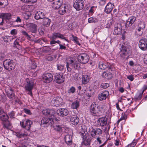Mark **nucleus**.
<instances>
[{
  "instance_id": "f257e3e1",
  "label": "nucleus",
  "mask_w": 147,
  "mask_h": 147,
  "mask_svg": "<svg viewBox=\"0 0 147 147\" xmlns=\"http://www.w3.org/2000/svg\"><path fill=\"white\" fill-rule=\"evenodd\" d=\"M102 107L96 103H92L90 107V111L91 115L94 116H100L102 115Z\"/></svg>"
},
{
  "instance_id": "f03ea898",
  "label": "nucleus",
  "mask_w": 147,
  "mask_h": 147,
  "mask_svg": "<svg viewBox=\"0 0 147 147\" xmlns=\"http://www.w3.org/2000/svg\"><path fill=\"white\" fill-rule=\"evenodd\" d=\"M82 139L81 143L82 145L83 146H85L87 147L90 146L91 144V142L92 138L90 136L88 132L84 131L81 134Z\"/></svg>"
},
{
  "instance_id": "7ed1b4c3",
  "label": "nucleus",
  "mask_w": 147,
  "mask_h": 147,
  "mask_svg": "<svg viewBox=\"0 0 147 147\" xmlns=\"http://www.w3.org/2000/svg\"><path fill=\"white\" fill-rule=\"evenodd\" d=\"M131 47L122 45L120 50L121 57L124 59L127 58L131 53Z\"/></svg>"
},
{
  "instance_id": "20e7f679",
  "label": "nucleus",
  "mask_w": 147,
  "mask_h": 147,
  "mask_svg": "<svg viewBox=\"0 0 147 147\" xmlns=\"http://www.w3.org/2000/svg\"><path fill=\"white\" fill-rule=\"evenodd\" d=\"M3 65L5 68L9 71L13 70L16 65L14 61L10 59L5 60L3 62Z\"/></svg>"
},
{
  "instance_id": "39448f33",
  "label": "nucleus",
  "mask_w": 147,
  "mask_h": 147,
  "mask_svg": "<svg viewBox=\"0 0 147 147\" xmlns=\"http://www.w3.org/2000/svg\"><path fill=\"white\" fill-rule=\"evenodd\" d=\"M25 82L24 88L25 90L28 91V94L32 96V90L34 87V82L32 80H30L28 78L26 79Z\"/></svg>"
},
{
  "instance_id": "423d86ee",
  "label": "nucleus",
  "mask_w": 147,
  "mask_h": 147,
  "mask_svg": "<svg viewBox=\"0 0 147 147\" xmlns=\"http://www.w3.org/2000/svg\"><path fill=\"white\" fill-rule=\"evenodd\" d=\"M54 119L52 117H43L41 121L40 125L44 127H47L49 125H52L54 123Z\"/></svg>"
},
{
  "instance_id": "0eeeda50",
  "label": "nucleus",
  "mask_w": 147,
  "mask_h": 147,
  "mask_svg": "<svg viewBox=\"0 0 147 147\" xmlns=\"http://www.w3.org/2000/svg\"><path fill=\"white\" fill-rule=\"evenodd\" d=\"M78 61L80 63L84 64L87 63L89 61V55L86 53H81L77 57Z\"/></svg>"
},
{
  "instance_id": "6e6552de",
  "label": "nucleus",
  "mask_w": 147,
  "mask_h": 147,
  "mask_svg": "<svg viewBox=\"0 0 147 147\" xmlns=\"http://www.w3.org/2000/svg\"><path fill=\"white\" fill-rule=\"evenodd\" d=\"M69 65L74 69H77L79 67L78 63L74 59H70L69 62H67L66 65L67 70L69 72L71 71V69L69 67Z\"/></svg>"
},
{
  "instance_id": "1a4fd4ad",
  "label": "nucleus",
  "mask_w": 147,
  "mask_h": 147,
  "mask_svg": "<svg viewBox=\"0 0 147 147\" xmlns=\"http://www.w3.org/2000/svg\"><path fill=\"white\" fill-rule=\"evenodd\" d=\"M92 130L90 131L91 136L94 138L101 135L102 134V131L101 129L98 128H92Z\"/></svg>"
},
{
  "instance_id": "9d476101",
  "label": "nucleus",
  "mask_w": 147,
  "mask_h": 147,
  "mask_svg": "<svg viewBox=\"0 0 147 147\" xmlns=\"http://www.w3.org/2000/svg\"><path fill=\"white\" fill-rule=\"evenodd\" d=\"M84 5V3L83 0H76L73 6L77 10L80 11L83 9Z\"/></svg>"
},
{
  "instance_id": "9b49d317",
  "label": "nucleus",
  "mask_w": 147,
  "mask_h": 147,
  "mask_svg": "<svg viewBox=\"0 0 147 147\" xmlns=\"http://www.w3.org/2000/svg\"><path fill=\"white\" fill-rule=\"evenodd\" d=\"M139 48L143 51L147 50V39L143 38L141 39L139 41L138 44Z\"/></svg>"
},
{
  "instance_id": "f8f14e48",
  "label": "nucleus",
  "mask_w": 147,
  "mask_h": 147,
  "mask_svg": "<svg viewBox=\"0 0 147 147\" xmlns=\"http://www.w3.org/2000/svg\"><path fill=\"white\" fill-rule=\"evenodd\" d=\"M32 124V121L28 119L26 120L25 123L24 122H20V124L21 127L28 131L30 129L31 126Z\"/></svg>"
},
{
  "instance_id": "ddd939ff",
  "label": "nucleus",
  "mask_w": 147,
  "mask_h": 147,
  "mask_svg": "<svg viewBox=\"0 0 147 147\" xmlns=\"http://www.w3.org/2000/svg\"><path fill=\"white\" fill-rule=\"evenodd\" d=\"M26 26L32 33H36L37 31V26L34 23H28Z\"/></svg>"
},
{
  "instance_id": "4468645a",
  "label": "nucleus",
  "mask_w": 147,
  "mask_h": 147,
  "mask_svg": "<svg viewBox=\"0 0 147 147\" xmlns=\"http://www.w3.org/2000/svg\"><path fill=\"white\" fill-rule=\"evenodd\" d=\"M53 77V75L51 73L44 74L42 76L43 81L45 83H50L52 81Z\"/></svg>"
},
{
  "instance_id": "2eb2a0df",
  "label": "nucleus",
  "mask_w": 147,
  "mask_h": 147,
  "mask_svg": "<svg viewBox=\"0 0 147 147\" xmlns=\"http://www.w3.org/2000/svg\"><path fill=\"white\" fill-rule=\"evenodd\" d=\"M5 92L7 96L12 100H13L15 98V95L14 92V91L12 89L9 88H6L5 89Z\"/></svg>"
},
{
  "instance_id": "dca6fc26",
  "label": "nucleus",
  "mask_w": 147,
  "mask_h": 147,
  "mask_svg": "<svg viewBox=\"0 0 147 147\" xmlns=\"http://www.w3.org/2000/svg\"><path fill=\"white\" fill-rule=\"evenodd\" d=\"M69 10L68 6L66 4H62L59 9L58 11L59 14L63 15L66 13Z\"/></svg>"
},
{
  "instance_id": "f3484780",
  "label": "nucleus",
  "mask_w": 147,
  "mask_h": 147,
  "mask_svg": "<svg viewBox=\"0 0 147 147\" xmlns=\"http://www.w3.org/2000/svg\"><path fill=\"white\" fill-rule=\"evenodd\" d=\"M57 113L59 116L63 117L67 115L69 111L66 109L61 108L57 110Z\"/></svg>"
},
{
  "instance_id": "a211bd4d",
  "label": "nucleus",
  "mask_w": 147,
  "mask_h": 147,
  "mask_svg": "<svg viewBox=\"0 0 147 147\" xmlns=\"http://www.w3.org/2000/svg\"><path fill=\"white\" fill-rule=\"evenodd\" d=\"M145 25L144 23H141L138 25L136 29V33L138 36L141 35L143 31V29L145 28Z\"/></svg>"
},
{
  "instance_id": "6ab92c4d",
  "label": "nucleus",
  "mask_w": 147,
  "mask_h": 147,
  "mask_svg": "<svg viewBox=\"0 0 147 147\" xmlns=\"http://www.w3.org/2000/svg\"><path fill=\"white\" fill-rule=\"evenodd\" d=\"M55 78L56 82L58 83H61L64 81L62 73H56L55 76Z\"/></svg>"
},
{
  "instance_id": "aec40b11",
  "label": "nucleus",
  "mask_w": 147,
  "mask_h": 147,
  "mask_svg": "<svg viewBox=\"0 0 147 147\" xmlns=\"http://www.w3.org/2000/svg\"><path fill=\"white\" fill-rule=\"evenodd\" d=\"M109 94V93L108 91L107 90L103 91L98 94V99L101 101L105 100L108 97Z\"/></svg>"
},
{
  "instance_id": "412c9836",
  "label": "nucleus",
  "mask_w": 147,
  "mask_h": 147,
  "mask_svg": "<svg viewBox=\"0 0 147 147\" xmlns=\"http://www.w3.org/2000/svg\"><path fill=\"white\" fill-rule=\"evenodd\" d=\"M107 121V118L102 117L98 118L97 121V123L98 125L103 127L106 125Z\"/></svg>"
},
{
  "instance_id": "4be33fe9",
  "label": "nucleus",
  "mask_w": 147,
  "mask_h": 147,
  "mask_svg": "<svg viewBox=\"0 0 147 147\" xmlns=\"http://www.w3.org/2000/svg\"><path fill=\"white\" fill-rule=\"evenodd\" d=\"M54 2L52 3V7L55 9H59L62 4V1L60 0H54Z\"/></svg>"
},
{
  "instance_id": "5701e85b",
  "label": "nucleus",
  "mask_w": 147,
  "mask_h": 147,
  "mask_svg": "<svg viewBox=\"0 0 147 147\" xmlns=\"http://www.w3.org/2000/svg\"><path fill=\"white\" fill-rule=\"evenodd\" d=\"M42 113L45 115L49 116H51V117L52 118V116H53V117H54V115L55 113V111L53 110L48 109L44 110L42 111Z\"/></svg>"
},
{
  "instance_id": "b1692460",
  "label": "nucleus",
  "mask_w": 147,
  "mask_h": 147,
  "mask_svg": "<svg viewBox=\"0 0 147 147\" xmlns=\"http://www.w3.org/2000/svg\"><path fill=\"white\" fill-rule=\"evenodd\" d=\"M114 5L112 4L111 3H109L106 6L104 11L107 13H111L113 8Z\"/></svg>"
},
{
  "instance_id": "393cba45",
  "label": "nucleus",
  "mask_w": 147,
  "mask_h": 147,
  "mask_svg": "<svg viewBox=\"0 0 147 147\" xmlns=\"http://www.w3.org/2000/svg\"><path fill=\"white\" fill-rule=\"evenodd\" d=\"M62 98L59 97H57L56 98H54L52 100L53 102L54 103V106L56 107L60 106L62 105Z\"/></svg>"
},
{
  "instance_id": "a878e982",
  "label": "nucleus",
  "mask_w": 147,
  "mask_h": 147,
  "mask_svg": "<svg viewBox=\"0 0 147 147\" xmlns=\"http://www.w3.org/2000/svg\"><path fill=\"white\" fill-rule=\"evenodd\" d=\"M64 140L67 145L70 146L72 143V136L69 135H67L64 137Z\"/></svg>"
},
{
  "instance_id": "bb28decb",
  "label": "nucleus",
  "mask_w": 147,
  "mask_h": 147,
  "mask_svg": "<svg viewBox=\"0 0 147 147\" xmlns=\"http://www.w3.org/2000/svg\"><path fill=\"white\" fill-rule=\"evenodd\" d=\"M11 15L9 13H2L0 15V18L5 20H9L11 18Z\"/></svg>"
},
{
  "instance_id": "cd10ccee",
  "label": "nucleus",
  "mask_w": 147,
  "mask_h": 147,
  "mask_svg": "<svg viewBox=\"0 0 147 147\" xmlns=\"http://www.w3.org/2000/svg\"><path fill=\"white\" fill-rule=\"evenodd\" d=\"M45 16V15L44 12L39 11L35 13L34 18L35 19L38 20L42 19Z\"/></svg>"
},
{
  "instance_id": "c85d7f7f",
  "label": "nucleus",
  "mask_w": 147,
  "mask_h": 147,
  "mask_svg": "<svg viewBox=\"0 0 147 147\" xmlns=\"http://www.w3.org/2000/svg\"><path fill=\"white\" fill-rule=\"evenodd\" d=\"M42 19V24L43 26L46 27H48L50 26L51 21L48 18L45 16Z\"/></svg>"
},
{
  "instance_id": "c756f323",
  "label": "nucleus",
  "mask_w": 147,
  "mask_h": 147,
  "mask_svg": "<svg viewBox=\"0 0 147 147\" xmlns=\"http://www.w3.org/2000/svg\"><path fill=\"white\" fill-rule=\"evenodd\" d=\"M108 63L102 61H100L98 64L99 69L102 70H104L108 67Z\"/></svg>"
},
{
  "instance_id": "7c9ffc66",
  "label": "nucleus",
  "mask_w": 147,
  "mask_h": 147,
  "mask_svg": "<svg viewBox=\"0 0 147 147\" xmlns=\"http://www.w3.org/2000/svg\"><path fill=\"white\" fill-rule=\"evenodd\" d=\"M79 119L77 116L73 115L70 119V121L71 123L74 125H77L79 122Z\"/></svg>"
},
{
  "instance_id": "2f4dec72",
  "label": "nucleus",
  "mask_w": 147,
  "mask_h": 147,
  "mask_svg": "<svg viewBox=\"0 0 147 147\" xmlns=\"http://www.w3.org/2000/svg\"><path fill=\"white\" fill-rule=\"evenodd\" d=\"M119 24H117L116 27H115L113 32L114 35H117L120 34L121 33V28L120 27Z\"/></svg>"
},
{
  "instance_id": "473e14b6",
  "label": "nucleus",
  "mask_w": 147,
  "mask_h": 147,
  "mask_svg": "<svg viewBox=\"0 0 147 147\" xmlns=\"http://www.w3.org/2000/svg\"><path fill=\"white\" fill-rule=\"evenodd\" d=\"M90 76L87 75H84L83 76L82 82L83 84H87L90 81Z\"/></svg>"
},
{
  "instance_id": "72a5a7b5",
  "label": "nucleus",
  "mask_w": 147,
  "mask_h": 147,
  "mask_svg": "<svg viewBox=\"0 0 147 147\" xmlns=\"http://www.w3.org/2000/svg\"><path fill=\"white\" fill-rule=\"evenodd\" d=\"M102 77L107 79H110L112 78V74L110 72L105 71L102 75Z\"/></svg>"
},
{
  "instance_id": "f704fd0d",
  "label": "nucleus",
  "mask_w": 147,
  "mask_h": 147,
  "mask_svg": "<svg viewBox=\"0 0 147 147\" xmlns=\"http://www.w3.org/2000/svg\"><path fill=\"white\" fill-rule=\"evenodd\" d=\"M3 127L6 128L7 129H10L11 127V124L9 122V120L3 123Z\"/></svg>"
},
{
  "instance_id": "c9c22d12",
  "label": "nucleus",
  "mask_w": 147,
  "mask_h": 147,
  "mask_svg": "<svg viewBox=\"0 0 147 147\" xmlns=\"http://www.w3.org/2000/svg\"><path fill=\"white\" fill-rule=\"evenodd\" d=\"M80 103L78 100L73 102L71 105V107L73 109H77L79 106Z\"/></svg>"
},
{
  "instance_id": "e433bc0d",
  "label": "nucleus",
  "mask_w": 147,
  "mask_h": 147,
  "mask_svg": "<svg viewBox=\"0 0 147 147\" xmlns=\"http://www.w3.org/2000/svg\"><path fill=\"white\" fill-rule=\"evenodd\" d=\"M0 119L4 122H6L9 120V117L8 115H3L0 116Z\"/></svg>"
},
{
  "instance_id": "4c0bfd02",
  "label": "nucleus",
  "mask_w": 147,
  "mask_h": 147,
  "mask_svg": "<svg viewBox=\"0 0 147 147\" xmlns=\"http://www.w3.org/2000/svg\"><path fill=\"white\" fill-rule=\"evenodd\" d=\"M56 56L55 55H48L46 56L45 59L48 61H51L56 59Z\"/></svg>"
},
{
  "instance_id": "58836bf2",
  "label": "nucleus",
  "mask_w": 147,
  "mask_h": 147,
  "mask_svg": "<svg viewBox=\"0 0 147 147\" xmlns=\"http://www.w3.org/2000/svg\"><path fill=\"white\" fill-rule=\"evenodd\" d=\"M3 39L5 42H8L12 40L13 38L10 36H7L4 37Z\"/></svg>"
},
{
  "instance_id": "ea45409f",
  "label": "nucleus",
  "mask_w": 147,
  "mask_h": 147,
  "mask_svg": "<svg viewBox=\"0 0 147 147\" xmlns=\"http://www.w3.org/2000/svg\"><path fill=\"white\" fill-rule=\"evenodd\" d=\"M127 118V115L125 113V112H123L121 114V118L119 119L117 121V123H119L120 122L123 120H126Z\"/></svg>"
},
{
  "instance_id": "a19ab883",
  "label": "nucleus",
  "mask_w": 147,
  "mask_h": 147,
  "mask_svg": "<svg viewBox=\"0 0 147 147\" xmlns=\"http://www.w3.org/2000/svg\"><path fill=\"white\" fill-rule=\"evenodd\" d=\"M88 21L89 23H92L97 22H98V20L95 18L90 17L88 18Z\"/></svg>"
},
{
  "instance_id": "79ce46f5",
  "label": "nucleus",
  "mask_w": 147,
  "mask_h": 147,
  "mask_svg": "<svg viewBox=\"0 0 147 147\" xmlns=\"http://www.w3.org/2000/svg\"><path fill=\"white\" fill-rule=\"evenodd\" d=\"M22 33L23 35H24L26 37L27 39L28 40H31V37L30 35H29L26 31H23L22 32Z\"/></svg>"
},
{
  "instance_id": "37998d69",
  "label": "nucleus",
  "mask_w": 147,
  "mask_h": 147,
  "mask_svg": "<svg viewBox=\"0 0 147 147\" xmlns=\"http://www.w3.org/2000/svg\"><path fill=\"white\" fill-rule=\"evenodd\" d=\"M57 69L61 71H63L65 69L64 65L61 64H58L57 65Z\"/></svg>"
},
{
  "instance_id": "c03bdc74",
  "label": "nucleus",
  "mask_w": 147,
  "mask_h": 147,
  "mask_svg": "<svg viewBox=\"0 0 147 147\" xmlns=\"http://www.w3.org/2000/svg\"><path fill=\"white\" fill-rule=\"evenodd\" d=\"M54 129L56 131L59 132L62 131V127L60 125H56L54 126Z\"/></svg>"
},
{
  "instance_id": "a18cd8bd",
  "label": "nucleus",
  "mask_w": 147,
  "mask_h": 147,
  "mask_svg": "<svg viewBox=\"0 0 147 147\" xmlns=\"http://www.w3.org/2000/svg\"><path fill=\"white\" fill-rule=\"evenodd\" d=\"M72 36L73 38L72 40L74 41L76 44H78L79 46L81 45L80 44L79 42L78 41V37L74 35H72Z\"/></svg>"
},
{
  "instance_id": "49530a36",
  "label": "nucleus",
  "mask_w": 147,
  "mask_h": 147,
  "mask_svg": "<svg viewBox=\"0 0 147 147\" xmlns=\"http://www.w3.org/2000/svg\"><path fill=\"white\" fill-rule=\"evenodd\" d=\"M31 14L29 13H25L23 14L24 18L26 20H28L31 17Z\"/></svg>"
},
{
  "instance_id": "de8ad7c7",
  "label": "nucleus",
  "mask_w": 147,
  "mask_h": 147,
  "mask_svg": "<svg viewBox=\"0 0 147 147\" xmlns=\"http://www.w3.org/2000/svg\"><path fill=\"white\" fill-rule=\"evenodd\" d=\"M59 33H54L53 34L51 38V39H55L57 38H59Z\"/></svg>"
},
{
  "instance_id": "09e8293b",
  "label": "nucleus",
  "mask_w": 147,
  "mask_h": 147,
  "mask_svg": "<svg viewBox=\"0 0 147 147\" xmlns=\"http://www.w3.org/2000/svg\"><path fill=\"white\" fill-rule=\"evenodd\" d=\"M75 88L73 87L72 86L69 89L68 91V93L69 94L71 93L73 94L75 93L76 92Z\"/></svg>"
},
{
  "instance_id": "8fccbe9b",
  "label": "nucleus",
  "mask_w": 147,
  "mask_h": 147,
  "mask_svg": "<svg viewBox=\"0 0 147 147\" xmlns=\"http://www.w3.org/2000/svg\"><path fill=\"white\" fill-rule=\"evenodd\" d=\"M109 86V85L108 83H103L101 84L100 87L106 89Z\"/></svg>"
},
{
  "instance_id": "3c124183",
  "label": "nucleus",
  "mask_w": 147,
  "mask_h": 147,
  "mask_svg": "<svg viewBox=\"0 0 147 147\" xmlns=\"http://www.w3.org/2000/svg\"><path fill=\"white\" fill-rule=\"evenodd\" d=\"M17 136L18 137L21 138L27 136V134L24 133H22L20 132H18L17 133Z\"/></svg>"
},
{
  "instance_id": "603ef678",
  "label": "nucleus",
  "mask_w": 147,
  "mask_h": 147,
  "mask_svg": "<svg viewBox=\"0 0 147 147\" xmlns=\"http://www.w3.org/2000/svg\"><path fill=\"white\" fill-rule=\"evenodd\" d=\"M19 42V41L18 40V39L17 38L14 42L13 47L17 48L18 46H20Z\"/></svg>"
},
{
  "instance_id": "864d4df0",
  "label": "nucleus",
  "mask_w": 147,
  "mask_h": 147,
  "mask_svg": "<svg viewBox=\"0 0 147 147\" xmlns=\"http://www.w3.org/2000/svg\"><path fill=\"white\" fill-rule=\"evenodd\" d=\"M143 94V93L142 92L141 93H140L138 96H136L135 98V99L136 101H138L140 100L142 97Z\"/></svg>"
},
{
  "instance_id": "5fc2aeb1",
  "label": "nucleus",
  "mask_w": 147,
  "mask_h": 147,
  "mask_svg": "<svg viewBox=\"0 0 147 147\" xmlns=\"http://www.w3.org/2000/svg\"><path fill=\"white\" fill-rule=\"evenodd\" d=\"M51 50V48L49 47H45L43 48L42 51L43 52L47 53Z\"/></svg>"
},
{
  "instance_id": "6e6d98bb",
  "label": "nucleus",
  "mask_w": 147,
  "mask_h": 147,
  "mask_svg": "<svg viewBox=\"0 0 147 147\" xmlns=\"http://www.w3.org/2000/svg\"><path fill=\"white\" fill-rule=\"evenodd\" d=\"M129 20L133 24L136 20V18L135 16L130 17L128 18Z\"/></svg>"
},
{
  "instance_id": "4d7b16f0",
  "label": "nucleus",
  "mask_w": 147,
  "mask_h": 147,
  "mask_svg": "<svg viewBox=\"0 0 147 147\" xmlns=\"http://www.w3.org/2000/svg\"><path fill=\"white\" fill-rule=\"evenodd\" d=\"M132 24H133L128 19L126 22L125 24V26L126 27H128L131 26Z\"/></svg>"
},
{
  "instance_id": "13d9d810",
  "label": "nucleus",
  "mask_w": 147,
  "mask_h": 147,
  "mask_svg": "<svg viewBox=\"0 0 147 147\" xmlns=\"http://www.w3.org/2000/svg\"><path fill=\"white\" fill-rule=\"evenodd\" d=\"M136 144V142L134 140L133 142L127 146V147H134Z\"/></svg>"
},
{
  "instance_id": "bf43d9fd",
  "label": "nucleus",
  "mask_w": 147,
  "mask_h": 147,
  "mask_svg": "<svg viewBox=\"0 0 147 147\" xmlns=\"http://www.w3.org/2000/svg\"><path fill=\"white\" fill-rule=\"evenodd\" d=\"M17 30L16 29L12 30L11 31L10 33L13 36L16 35L17 34Z\"/></svg>"
},
{
  "instance_id": "052dcab7",
  "label": "nucleus",
  "mask_w": 147,
  "mask_h": 147,
  "mask_svg": "<svg viewBox=\"0 0 147 147\" xmlns=\"http://www.w3.org/2000/svg\"><path fill=\"white\" fill-rule=\"evenodd\" d=\"M15 113L13 111H11V112L8 113V115H9L10 118H14L15 117Z\"/></svg>"
},
{
  "instance_id": "680f3d73",
  "label": "nucleus",
  "mask_w": 147,
  "mask_h": 147,
  "mask_svg": "<svg viewBox=\"0 0 147 147\" xmlns=\"http://www.w3.org/2000/svg\"><path fill=\"white\" fill-rule=\"evenodd\" d=\"M59 38H61L62 39H64L66 41L69 42V40L67 39L66 38H65L63 36V35L59 33Z\"/></svg>"
},
{
  "instance_id": "e2e57ef3",
  "label": "nucleus",
  "mask_w": 147,
  "mask_h": 147,
  "mask_svg": "<svg viewBox=\"0 0 147 147\" xmlns=\"http://www.w3.org/2000/svg\"><path fill=\"white\" fill-rule=\"evenodd\" d=\"M7 0H0V5H3L4 4L6 5L5 3H7Z\"/></svg>"
},
{
  "instance_id": "0e129e2a",
  "label": "nucleus",
  "mask_w": 147,
  "mask_h": 147,
  "mask_svg": "<svg viewBox=\"0 0 147 147\" xmlns=\"http://www.w3.org/2000/svg\"><path fill=\"white\" fill-rule=\"evenodd\" d=\"M127 78L131 81H133L134 79V76L132 75L127 76Z\"/></svg>"
},
{
  "instance_id": "69168bd1",
  "label": "nucleus",
  "mask_w": 147,
  "mask_h": 147,
  "mask_svg": "<svg viewBox=\"0 0 147 147\" xmlns=\"http://www.w3.org/2000/svg\"><path fill=\"white\" fill-rule=\"evenodd\" d=\"M24 111L25 113L29 115H31L32 113L30 110L27 109H24Z\"/></svg>"
},
{
  "instance_id": "338daca9",
  "label": "nucleus",
  "mask_w": 147,
  "mask_h": 147,
  "mask_svg": "<svg viewBox=\"0 0 147 147\" xmlns=\"http://www.w3.org/2000/svg\"><path fill=\"white\" fill-rule=\"evenodd\" d=\"M96 138V141H97L98 142V143L99 144H101L102 143V138H101L99 137H97Z\"/></svg>"
},
{
  "instance_id": "774afa93",
  "label": "nucleus",
  "mask_w": 147,
  "mask_h": 147,
  "mask_svg": "<svg viewBox=\"0 0 147 147\" xmlns=\"http://www.w3.org/2000/svg\"><path fill=\"white\" fill-rule=\"evenodd\" d=\"M17 38L18 39V40H19V42H21L24 41L25 40V39L24 37H19Z\"/></svg>"
}]
</instances>
